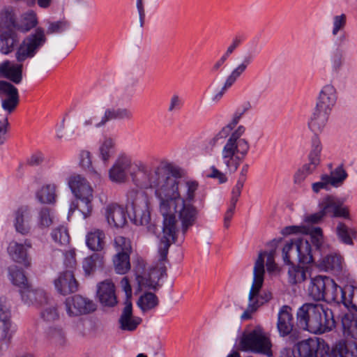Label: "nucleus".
I'll list each match as a JSON object with an SVG mask.
<instances>
[{"label":"nucleus","mask_w":357,"mask_h":357,"mask_svg":"<svg viewBox=\"0 0 357 357\" xmlns=\"http://www.w3.org/2000/svg\"><path fill=\"white\" fill-rule=\"evenodd\" d=\"M80 165L82 168L89 171H92V162L90 158V153L88 151L83 152L81 155Z\"/></svg>","instance_id":"64"},{"label":"nucleus","mask_w":357,"mask_h":357,"mask_svg":"<svg viewBox=\"0 0 357 357\" xmlns=\"http://www.w3.org/2000/svg\"><path fill=\"white\" fill-rule=\"evenodd\" d=\"M54 286L57 291L63 295L74 293L78 290V282L72 271L61 273L54 280Z\"/></svg>","instance_id":"23"},{"label":"nucleus","mask_w":357,"mask_h":357,"mask_svg":"<svg viewBox=\"0 0 357 357\" xmlns=\"http://www.w3.org/2000/svg\"><path fill=\"white\" fill-rule=\"evenodd\" d=\"M257 42L253 40L250 43V51L243 57V61L238 64L227 76L225 82L227 86H232L236 80L245 72L247 68L254 61L255 56L259 53L257 50Z\"/></svg>","instance_id":"16"},{"label":"nucleus","mask_w":357,"mask_h":357,"mask_svg":"<svg viewBox=\"0 0 357 357\" xmlns=\"http://www.w3.org/2000/svg\"><path fill=\"white\" fill-rule=\"evenodd\" d=\"M52 241L62 246H67L70 241L68 229L64 225H59L52 229L51 234Z\"/></svg>","instance_id":"44"},{"label":"nucleus","mask_w":357,"mask_h":357,"mask_svg":"<svg viewBox=\"0 0 357 357\" xmlns=\"http://www.w3.org/2000/svg\"><path fill=\"white\" fill-rule=\"evenodd\" d=\"M275 250H271L267 254L266 269L268 272L275 271L277 269V264L275 262Z\"/></svg>","instance_id":"63"},{"label":"nucleus","mask_w":357,"mask_h":357,"mask_svg":"<svg viewBox=\"0 0 357 357\" xmlns=\"http://www.w3.org/2000/svg\"><path fill=\"white\" fill-rule=\"evenodd\" d=\"M341 322L344 335L357 340V315L345 314Z\"/></svg>","instance_id":"39"},{"label":"nucleus","mask_w":357,"mask_h":357,"mask_svg":"<svg viewBox=\"0 0 357 357\" xmlns=\"http://www.w3.org/2000/svg\"><path fill=\"white\" fill-rule=\"evenodd\" d=\"M0 76L10 79L15 84H20L22 79V66H11L9 61H5L0 64Z\"/></svg>","instance_id":"31"},{"label":"nucleus","mask_w":357,"mask_h":357,"mask_svg":"<svg viewBox=\"0 0 357 357\" xmlns=\"http://www.w3.org/2000/svg\"><path fill=\"white\" fill-rule=\"evenodd\" d=\"M239 347L243 351H251L268 357L273 356L271 340L261 329H255L248 333H243Z\"/></svg>","instance_id":"10"},{"label":"nucleus","mask_w":357,"mask_h":357,"mask_svg":"<svg viewBox=\"0 0 357 357\" xmlns=\"http://www.w3.org/2000/svg\"><path fill=\"white\" fill-rule=\"evenodd\" d=\"M322 151V145L318 135H314L311 139V151L308 155L309 161L320 163V155Z\"/></svg>","instance_id":"52"},{"label":"nucleus","mask_w":357,"mask_h":357,"mask_svg":"<svg viewBox=\"0 0 357 357\" xmlns=\"http://www.w3.org/2000/svg\"><path fill=\"white\" fill-rule=\"evenodd\" d=\"M45 22L48 24L46 33L49 35L61 33L67 30L70 26L69 22L65 20L55 22H51L49 20H46Z\"/></svg>","instance_id":"53"},{"label":"nucleus","mask_w":357,"mask_h":357,"mask_svg":"<svg viewBox=\"0 0 357 357\" xmlns=\"http://www.w3.org/2000/svg\"><path fill=\"white\" fill-rule=\"evenodd\" d=\"M294 327L292 309L289 305H283L280 307L278 314L277 328L282 337L289 335Z\"/></svg>","instance_id":"22"},{"label":"nucleus","mask_w":357,"mask_h":357,"mask_svg":"<svg viewBox=\"0 0 357 357\" xmlns=\"http://www.w3.org/2000/svg\"><path fill=\"white\" fill-rule=\"evenodd\" d=\"M38 24V15L32 10L23 13L20 21L17 22L16 29L22 33H27L36 28L34 32L26 36L17 48L15 56L18 62L33 58L47 42L45 31L43 27L37 26Z\"/></svg>","instance_id":"2"},{"label":"nucleus","mask_w":357,"mask_h":357,"mask_svg":"<svg viewBox=\"0 0 357 357\" xmlns=\"http://www.w3.org/2000/svg\"><path fill=\"white\" fill-rule=\"evenodd\" d=\"M282 259L284 264H291V260H298L303 264L314 261L310 243L301 238L291 239L282 248Z\"/></svg>","instance_id":"7"},{"label":"nucleus","mask_w":357,"mask_h":357,"mask_svg":"<svg viewBox=\"0 0 357 357\" xmlns=\"http://www.w3.org/2000/svg\"><path fill=\"white\" fill-rule=\"evenodd\" d=\"M68 185L76 198L80 200L82 206L79 211L86 219L91 215L92 211V188L86 178L80 175L71 176L68 181Z\"/></svg>","instance_id":"9"},{"label":"nucleus","mask_w":357,"mask_h":357,"mask_svg":"<svg viewBox=\"0 0 357 357\" xmlns=\"http://www.w3.org/2000/svg\"><path fill=\"white\" fill-rule=\"evenodd\" d=\"M261 287L262 285L258 289L256 287L252 291V286L251 287L248 296L249 309L250 312L257 311L261 305L267 303L272 298V294L268 291H264L260 294Z\"/></svg>","instance_id":"30"},{"label":"nucleus","mask_w":357,"mask_h":357,"mask_svg":"<svg viewBox=\"0 0 357 357\" xmlns=\"http://www.w3.org/2000/svg\"><path fill=\"white\" fill-rule=\"evenodd\" d=\"M31 248V243L28 239L24 241V244L13 241L9 243L7 252L12 260L26 266L29 264L27 258V248Z\"/></svg>","instance_id":"25"},{"label":"nucleus","mask_w":357,"mask_h":357,"mask_svg":"<svg viewBox=\"0 0 357 357\" xmlns=\"http://www.w3.org/2000/svg\"><path fill=\"white\" fill-rule=\"evenodd\" d=\"M126 197L128 213L131 222L135 225L146 226L148 231H153L147 194L141 190L132 188L128 191Z\"/></svg>","instance_id":"5"},{"label":"nucleus","mask_w":357,"mask_h":357,"mask_svg":"<svg viewBox=\"0 0 357 357\" xmlns=\"http://www.w3.org/2000/svg\"><path fill=\"white\" fill-rule=\"evenodd\" d=\"M36 197L41 204H54L56 202V185L54 184L43 185L37 190Z\"/></svg>","instance_id":"40"},{"label":"nucleus","mask_w":357,"mask_h":357,"mask_svg":"<svg viewBox=\"0 0 357 357\" xmlns=\"http://www.w3.org/2000/svg\"><path fill=\"white\" fill-rule=\"evenodd\" d=\"M13 224L15 230L22 234H28L31 229L32 213L28 206H21L14 211Z\"/></svg>","instance_id":"18"},{"label":"nucleus","mask_w":357,"mask_h":357,"mask_svg":"<svg viewBox=\"0 0 357 357\" xmlns=\"http://www.w3.org/2000/svg\"><path fill=\"white\" fill-rule=\"evenodd\" d=\"M267 252H261L259 254L258 258L255 261L254 271H253V282L252 290L257 287L258 289L261 285H263L264 280V259L267 257Z\"/></svg>","instance_id":"35"},{"label":"nucleus","mask_w":357,"mask_h":357,"mask_svg":"<svg viewBox=\"0 0 357 357\" xmlns=\"http://www.w3.org/2000/svg\"><path fill=\"white\" fill-rule=\"evenodd\" d=\"M316 305L317 303H305L298 309L296 324L300 328L304 331L307 330L312 317V311L315 310Z\"/></svg>","instance_id":"32"},{"label":"nucleus","mask_w":357,"mask_h":357,"mask_svg":"<svg viewBox=\"0 0 357 357\" xmlns=\"http://www.w3.org/2000/svg\"><path fill=\"white\" fill-rule=\"evenodd\" d=\"M319 164L314 162L309 161L308 163L305 164L294 176V181L296 183H300L303 181L307 176L311 174L317 167Z\"/></svg>","instance_id":"54"},{"label":"nucleus","mask_w":357,"mask_h":357,"mask_svg":"<svg viewBox=\"0 0 357 357\" xmlns=\"http://www.w3.org/2000/svg\"><path fill=\"white\" fill-rule=\"evenodd\" d=\"M105 117H107V115L105 112L104 115L100 119L97 116H91L84 121L83 125L85 127L94 126L96 128H102L108 122L107 119H105Z\"/></svg>","instance_id":"61"},{"label":"nucleus","mask_w":357,"mask_h":357,"mask_svg":"<svg viewBox=\"0 0 357 357\" xmlns=\"http://www.w3.org/2000/svg\"><path fill=\"white\" fill-rule=\"evenodd\" d=\"M336 234L340 241L346 245H353V239L356 238V231L340 222L336 227Z\"/></svg>","instance_id":"43"},{"label":"nucleus","mask_w":357,"mask_h":357,"mask_svg":"<svg viewBox=\"0 0 357 357\" xmlns=\"http://www.w3.org/2000/svg\"><path fill=\"white\" fill-rule=\"evenodd\" d=\"M347 23V17L345 14H341L340 15H335L333 17V31L332 33L333 36H336L338 32L342 30Z\"/></svg>","instance_id":"62"},{"label":"nucleus","mask_w":357,"mask_h":357,"mask_svg":"<svg viewBox=\"0 0 357 357\" xmlns=\"http://www.w3.org/2000/svg\"><path fill=\"white\" fill-rule=\"evenodd\" d=\"M184 105L183 99L177 93L173 94L169 100L168 112L174 113L179 112Z\"/></svg>","instance_id":"60"},{"label":"nucleus","mask_w":357,"mask_h":357,"mask_svg":"<svg viewBox=\"0 0 357 357\" xmlns=\"http://www.w3.org/2000/svg\"><path fill=\"white\" fill-rule=\"evenodd\" d=\"M187 188L186 195L184 198L179 199L181 202L192 203L195 199V193L198 188V183L196 181H188L185 183Z\"/></svg>","instance_id":"59"},{"label":"nucleus","mask_w":357,"mask_h":357,"mask_svg":"<svg viewBox=\"0 0 357 357\" xmlns=\"http://www.w3.org/2000/svg\"><path fill=\"white\" fill-rule=\"evenodd\" d=\"M337 285L333 279L323 275H317L311 278L307 289L308 296L314 301H325L328 303H335Z\"/></svg>","instance_id":"8"},{"label":"nucleus","mask_w":357,"mask_h":357,"mask_svg":"<svg viewBox=\"0 0 357 357\" xmlns=\"http://www.w3.org/2000/svg\"><path fill=\"white\" fill-rule=\"evenodd\" d=\"M319 270L339 275L343 269V258L337 253H330L323 256L318 261Z\"/></svg>","instance_id":"20"},{"label":"nucleus","mask_w":357,"mask_h":357,"mask_svg":"<svg viewBox=\"0 0 357 357\" xmlns=\"http://www.w3.org/2000/svg\"><path fill=\"white\" fill-rule=\"evenodd\" d=\"M6 94L8 98L2 101V107L8 112H13L19 102L17 89L12 84L0 80V96Z\"/></svg>","instance_id":"24"},{"label":"nucleus","mask_w":357,"mask_h":357,"mask_svg":"<svg viewBox=\"0 0 357 357\" xmlns=\"http://www.w3.org/2000/svg\"><path fill=\"white\" fill-rule=\"evenodd\" d=\"M328 177L332 183V187L338 188L343 185L348 177V174L342 163L331 171Z\"/></svg>","instance_id":"46"},{"label":"nucleus","mask_w":357,"mask_h":357,"mask_svg":"<svg viewBox=\"0 0 357 357\" xmlns=\"http://www.w3.org/2000/svg\"><path fill=\"white\" fill-rule=\"evenodd\" d=\"M343 54V50L340 48H337L332 52L331 61L333 70L338 71L342 67L344 61Z\"/></svg>","instance_id":"57"},{"label":"nucleus","mask_w":357,"mask_h":357,"mask_svg":"<svg viewBox=\"0 0 357 357\" xmlns=\"http://www.w3.org/2000/svg\"><path fill=\"white\" fill-rule=\"evenodd\" d=\"M245 132L243 126H239L234 131L225 126L214 136L220 144L229 137L222 149V157L227 168L233 172L237 170L250 149L248 140L241 138Z\"/></svg>","instance_id":"3"},{"label":"nucleus","mask_w":357,"mask_h":357,"mask_svg":"<svg viewBox=\"0 0 357 357\" xmlns=\"http://www.w3.org/2000/svg\"><path fill=\"white\" fill-rule=\"evenodd\" d=\"M319 208L325 217L349 219V209L343 206L342 202L334 196L327 195L324 197L319 203Z\"/></svg>","instance_id":"15"},{"label":"nucleus","mask_w":357,"mask_h":357,"mask_svg":"<svg viewBox=\"0 0 357 357\" xmlns=\"http://www.w3.org/2000/svg\"><path fill=\"white\" fill-rule=\"evenodd\" d=\"M54 213L53 210L47 206H43L38 211L36 224L39 229H48L54 223Z\"/></svg>","instance_id":"42"},{"label":"nucleus","mask_w":357,"mask_h":357,"mask_svg":"<svg viewBox=\"0 0 357 357\" xmlns=\"http://www.w3.org/2000/svg\"><path fill=\"white\" fill-rule=\"evenodd\" d=\"M115 142L110 137H106L99 147V157L105 163L114 153Z\"/></svg>","instance_id":"51"},{"label":"nucleus","mask_w":357,"mask_h":357,"mask_svg":"<svg viewBox=\"0 0 357 357\" xmlns=\"http://www.w3.org/2000/svg\"><path fill=\"white\" fill-rule=\"evenodd\" d=\"M299 357H357V344L354 341L340 340L331 349L320 338H308L298 344Z\"/></svg>","instance_id":"4"},{"label":"nucleus","mask_w":357,"mask_h":357,"mask_svg":"<svg viewBox=\"0 0 357 357\" xmlns=\"http://www.w3.org/2000/svg\"><path fill=\"white\" fill-rule=\"evenodd\" d=\"M43 308L40 312V317L43 321L47 323L54 322L59 319L60 315L58 310V307L52 300L47 298V302H44Z\"/></svg>","instance_id":"38"},{"label":"nucleus","mask_w":357,"mask_h":357,"mask_svg":"<svg viewBox=\"0 0 357 357\" xmlns=\"http://www.w3.org/2000/svg\"><path fill=\"white\" fill-rule=\"evenodd\" d=\"M320 178V181L313 183L312 185V189L315 193H318L321 190H329L332 187L328 174H322Z\"/></svg>","instance_id":"58"},{"label":"nucleus","mask_w":357,"mask_h":357,"mask_svg":"<svg viewBox=\"0 0 357 357\" xmlns=\"http://www.w3.org/2000/svg\"><path fill=\"white\" fill-rule=\"evenodd\" d=\"M16 17L11 8H5L0 11V27L6 29H16Z\"/></svg>","instance_id":"47"},{"label":"nucleus","mask_w":357,"mask_h":357,"mask_svg":"<svg viewBox=\"0 0 357 357\" xmlns=\"http://www.w3.org/2000/svg\"><path fill=\"white\" fill-rule=\"evenodd\" d=\"M64 305L69 317L88 314L96 310V305L92 300L79 294L68 297Z\"/></svg>","instance_id":"14"},{"label":"nucleus","mask_w":357,"mask_h":357,"mask_svg":"<svg viewBox=\"0 0 357 357\" xmlns=\"http://www.w3.org/2000/svg\"><path fill=\"white\" fill-rule=\"evenodd\" d=\"M151 174H155L156 167H153L142 162L132 164L131 158L126 155L119 156L109 171V176L113 182L121 183L127 179L128 174H130L132 181L137 188L142 189V187L135 182V178L139 173L145 172L144 169Z\"/></svg>","instance_id":"6"},{"label":"nucleus","mask_w":357,"mask_h":357,"mask_svg":"<svg viewBox=\"0 0 357 357\" xmlns=\"http://www.w3.org/2000/svg\"><path fill=\"white\" fill-rule=\"evenodd\" d=\"M120 328L123 331H133L139 325L141 319L139 317H123L119 318Z\"/></svg>","instance_id":"56"},{"label":"nucleus","mask_w":357,"mask_h":357,"mask_svg":"<svg viewBox=\"0 0 357 357\" xmlns=\"http://www.w3.org/2000/svg\"><path fill=\"white\" fill-rule=\"evenodd\" d=\"M10 301L6 296L0 297V350H7L15 331L11 320Z\"/></svg>","instance_id":"12"},{"label":"nucleus","mask_w":357,"mask_h":357,"mask_svg":"<svg viewBox=\"0 0 357 357\" xmlns=\"http://www.w3.org/2000/svg\"><path fill=\"white\" fill-rule=\"evenodd\" d=\"M291 260L288 271V282L291 284H296L305 281L309 275V268L306 266H295Z\"/></svg>","instance_id":"37"},{"label":"nucleus","mask_w":357,"mask_h":357,"mask_svg":"<svg viewBox=\"0 0 357 357\" xmlns=\"http://www.w3.org/2000/svg\"><path fill=\"white\" fill-rule=\"evenodd\" d=\"M47 335L49 341L56 347H63L67 342L66 332L61 326L50 327Z\"/></svg>","instance_id":"41"},{"label":"nucleus","mask_w":357,"mask_h":357,"mask_svg":"<svg viewBox=\"0 0 357 357\" xmlns=\"http://www.w3.org/2000/svg\"><path fill=\"white\" fill-rule=\"evenodd\" d=\"M22 301L24 304L43 305L47 302L48 296L43 289H32L27 284L20 289Z\"/></svg>","instance_id":"27"},{"label":"nucleus","mask_w":357,"mask_h":357,"mask_svg":"<svg viewBox=\"0 0 357 357\" xmlns=\"http://www.w3.org/2000/svg\"><path fill=\"white\" fill-rule=\"evenodd\" d=\"M251 108L250 103L249 102H245L240 107L237 108L236 112H234L233 117L231 121L226 125L227 127H229V129L232 131L234 128L237 126L240 119L243 116V115L247 112Z\"/></svg>","instance_id":"55"},{"label":"nucleus","mask_w":357,"mask_h":357,"mask_svg":"<svg viewBox=\"0 0 357 357\" xmlns=\"http://www.w3.org/2000/svg\"><path fill=\"white\" fill-rule=\"evenodd\" d=\"M312 317L307 331L314 334H323L332 331L335 327L333 311L321 304H317L312 311Z\"/></svg>","instance_id":"11"},{"label":"nucleus","mask_w":357,"mask_h":357,"mask_svg":"<svg viewBox=\"0 0 357 357\" xmlns=\"http://www.w3.org/2000/svg\"><path fill=\"white\" fill-rule=\"evenodd\" d=\"M105 233L100 229H94L86 236V244L92 251H100L105 246Z\"/></svg>","instance_id":"36"},{"label":"nucleus","mask_w":357,"mask_h":357,"mask_svg":"<svg viewBox=\"0 0 357 357\" xmlns=\"http://www.w3.org/2000/svg\"><path fill=\"white\" fill-rule=\"evenodd\" d=\"M126 213L124 208L116 204H109L105 209L108 224L116 228H121L126 224Z\"/></svg>","instance_id":"26"},{"label":"nucleus","mask_w":357,"mask_h":357,"mask_svg":"<svg viewBox=\"0 0 357 357\" xmlns=\"http://www.w3.org/2000/svg\"><path fill=\"white\" fill-rule=\"evenodd\" d=\"M139 173L135 181L142 189L155 190L160 199V211L163 216V227L172 219V228L178 229L174 212L176 200L181 199L178 179L181 177V169L172 163L161 162L156 167L155 174L147 172Z\"/></svg>","instance_id":"1"},{"label":"nucleus","mask_w":357,"mask_h":357,"mask_svg":"<svg viewBox=\"0 0 357 357\" xmlns=\"http://www.w3.org/2000/svg\"><path fill=\"white\" fill-rule=\"evenodd\" d=\"M19 42L17 33L13 29H6L0 34L1 52L8 54Z\"/></svg>","instance_id":"34"},{"label":"nucleus","mask_w":357,"mask_h":357,"mask_svg":"<svg viewBox=\"0 0 357 357\" xmlns=\"http://www.w3.org/2000/svg\"><path fill=\"white\" fill-rule=\"evenodd\" d=\"M337 98V91L334 86L330 84H326L322 87L319 93L315 107L331 113Z\"/></svg>","instance_id":"19"},{"label":"nucleus","mask_w":357,"mask_h":357,"mask_svg":"<svg viewBox=\"0 0 357 357\" xmlns=\"http://www.w3.org/2000/svg\"><path fill=\"white\" fill-rule=\"evenodd\" d=\"M102 264V257L98 253H93L89 257H86L82 262V268L85 275H90L93 274L98 265Z\"/></svg>","instance_id":"49"},{"label":"nucleus","mask_w":357,"mask_h":357,"mask_svg":"<svg viewBox=\"0 0 357 357\" xmlns=\"http://www.w3.org/2000/svg\"><path fill=\"white\" fill-rule=\"evenodd\" d=\"M330 114V112L314 108L310 121L308 123L310 129L314 135H317L323 131Z\"/></svg>","instance_id":"33"},{"label":"nucleus","mask_w":357,"mask_h":357,"mask_svg":"<svg viewBox=\"0 0 357 357\" xmlns=\"http://www.w3.org/2000/svg\"><path fill=\"white\" fill-rule=\"evenodd\" d=\"M8 273L9 279L12 283L20 289L28 284L26 277L22 268H20L15 265L10 266L8 268Z\"/></svg>","instance_id":"48"},{"label":"nucleus","mask_w":357,"mask_h":357,"mask_svg":"<svg viewBox=\"0 0 357 357\" xmlns=\"http://www.w3.org/2000/svg\"><path fill=\"white\" fill-rule=\"evenodd\" d=\"M335 303L343 304L348 310L357 312V287L352 285H346L344 287H338Z\"/></svg>","instance_id":"21"},{"label":"nucleus","mask_w":357,"mask_h":357,"mask_svg":"<svg viewBox=\"0 0 357 357\" xmlns=\"http://www.w3.org/2000/svg\"><path fill=\"white\" fill-rule=\"evenodd\" d=\"M182 206L178 211V218L181 222L182 232L185 234L188 228L192 227L197 218L198 211L192 203L181 202Z\"/></svg>","instance_id":"28"},{"label":"nucleus","mask_w":357,"mask_h":357,"mask_svg":"<svg viewBox=\"0 0 357 357\" xmlns=\"http://www.w3.org/2000/svg\"><path fill=\"white\" fill-rule=\"evenodd\" d=\"M173 220H167V223L162 227L163 236L160 240L158 253L159 261H167V255L169 249L172 243H175L176 241V234L178 229L172 228Z\"/></svg>","instance_id":"17"},{"label":"nucleus","mask_w":357,"mask_h":357,"mask_svg":"<svg viewBox=\"0 0 357 357\" xmlns=\"http://www.w3.org/2000/svg\"><path fill=\"white\" fill-rule=\"evenodd\" d=\"M117 253L113 257V264L116 273L123 275L127 273L130 268V255L132 247L130 241L123 236L115 238Z\"/></svg>","instance_id":"13"},{"label":"nucleus","mask_w":357,"mask_h":357,"mask_svg":"<svg viewBox=\"0 0 357 357\" xmlns=\"http://www.w3.org/2000/svg\"><path fill=\"white\" fill-rule=\"evenodd\" d=\"M97 295L100 302L109 307L117 303L114 284L108 280L100 282L98 286Z\"/></svg>","instance_id":"29"},{"label":"nucleus","mask_w":357,"mask_h":357,"mask_svg":"<svg viewBox=\"0 0 357 357\" xmlns=\"http://www.w3.org/2000/svg\"><path fill=\"white\" fill-rule=\"evenodd\" d=\"M158 305V298L152 292H145L137 301L138 307L144 312L155 309Z\"/></svg>","instance_id":"45"},{"label":"nucleus","mask_w":357,"mask_h":357,"mask_svg":"<svg viewBox=\"0 0 357 357\" xmlns=\"http://www.w3.org/2000/svg\"><path fill=\"white\" fill-rule=\"evenodd\" d=\"M107 121L112 120H130L132 118V112L128 108H107L105 109Z\"/></svg>","instance_id":"50"}]
</instances>
